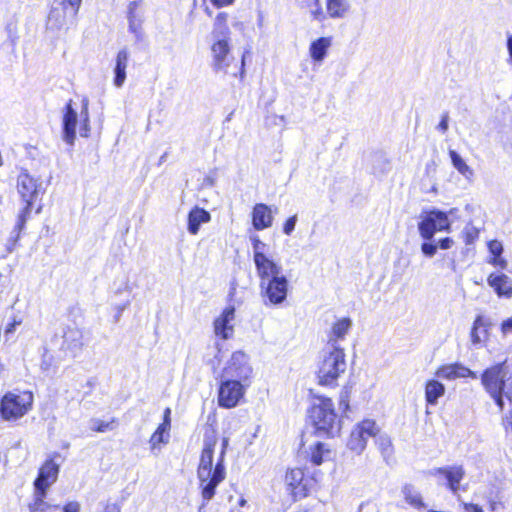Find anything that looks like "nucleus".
<instances>
[{
	"label": "nucleus",
	"instance_id": "bb28decb",
	"mask_svg": "<svg viewBox=\"0 0 512 512\" xmlns=\"http://www.w3.org/2000/svg\"><path fill=\"white\" fill-rule=\"evenodd\" d=\"M449 156L454 168L466 179H472L474 176V171L469 165L466 164L464 159L454 150L449 151Z\"/></svg>",
	"mask_w": 512,
	"mask_h": 512
},
{
	"label": "nucleus",
	"instance_id": "2f4dec72",
	"mask_svg": "<svg viewBox=\"0 0 512 512\" xmlns=\"http://www.w3.org/2000/svg\"><path fill=\"white\" fill-rule=\"evenodd\" d=\"M115 428V419L111 421H103L97 418H93L90 420V429L96 432H107L111 431Z\"/></svg>",
	"mask_w": 512,
	"mask_h": 512
},
{
	"label": "nucleus",
	"instance_id": "de8ad7c7",
	"mask_svg": "<svg viewBox=\"0 0 512 512\" xmlns=\"http://www.w3.org/2000/svg\"><path fill=\"white\" fill-rule=\"evenodd\" d=\"M489 251L493 257L500 256L503 252V246L499 241L493 240L489 243Z\"/></svg>",
	"mask_w": 512,
	"mask_h": 512
},
{
	"label": "nucleus",
	"instance_id": "37998d69",
	"mask_svg": "<svg viewBox=\"0 0 512 512\" xmlns=\"http://www.w3.org/2000/svg\"><path fill=\"white\" fill-rule=\"evenodd\" d=\"M82 0H62L63 9H70L72 16H76Z\"/></svg>",
	"mask_w": 512,
	"mask_h": 512
},
{
	"label": "nucleus",
	"instance_id": "49530a36",
	"mask_svg": "<svg viewBox=\"0 0 512 512\" xmlns=\"http://www.w3.org/2000/svg\"><path fill=\"white\" fill-rule=\"evenodd\" d=\"M296 222H297V215H293V216L289 217L286 220V222L284 223L283 232L286 235H290L295 229Z\"/></svg>",
	"mask_w": 512,
	"mask_h": 512
},
{
	"label": "nucleus",
	"instance_id": "79ce46f5",
	"mask_svg": "<svg viewBox=\"0 0 512 512\" xmlns=\"http://www.w3.org/2000/svg\"><path fill=\"white\" fill-rule=\"evenodd\" d=\"M376 443L382 453L389 452L391 449V440L387 435H379L376 439Z\"/></svg>",
	"mask_w": 512,
	"mask_h": 512
},
{
	"label": "nucleus",
	"instance_id": "4468645a",
	"mask_svg": "<svg viewBox=\"0 0 512 512\" xmlns=\"http://www.w3.org/2000/svg\"><path fill=\"white\" fill-rule=\"evenodd\" d=\"M235 319L234 306H227L222 313L214 320V332L222 339H229L233 334L234 327L232 322Z\"/></svg>",
	"mask_w": 512,
	"mask_h": 512
},
{
	"label": "nucleus",
	"instance_id": "603ef678",
	"mask_svg": "<svg viewBox=\"0 0 512 512\" xmlns=\"http://www.w3.org/2000/svg\"><path fill=\"white\" fill-rule=\"evenodd\" d=\"M448 120H449L448 113H444L442 115V119H441L440 123L437 126V129L439 131H441L442 133H445L448 130Z\"/></svg>",
	"mask_w": 512,
	"mask_h": 512
},
{
	"label": "nucleus",
	"instance_id": "7c9ffc66",
	"mask_svg": "<svg viewBox=\"0 0 512 512\" xmlns=\"http://www.w3.org/2000/svg\"><path fill=\"white\" fill-rule=\"evenodd\" d=\"M402 492L405 497V500L413 507H425V504L422 501L421 494L412 485H405Z\"/></svg>",
	"mask_w": 512,
	"mask_h": 512
},
{
	"label": "nucleus",
	"instance_id": "052dcab7",
	"mask_svg": "<svg viewBox=\"0 0 512 512\" xmlns=\"http://www.w3.org/2000/svg\"><path fill=\"white\" fill-rule=\"evenodd\" d=\"M129 305H130V301L128 300V301H126L125 303H123V304H121V305H117V306H116V309H117V314H116V316H115V320H116V321H118V320H119V318L121 317V315H122L123 311H124L125 309H127V308L129 307Z\"/></svg>",
	"mask_w": 512,
	"mask_h": 512
},
{
	"label": "nucleus",
	"instance_id": "f257e3e1",
	"mask_svg": "<svg viewBox=\"0 0 512 512\" xmlns=\"http://www.w3.org/2000/svg\"><path fill=\"white\" fill-rule=\"evenodd\" d=\"M217 442L218 438L215 431H207L204 434L203 449L197 467V478L203 499V504L199 509L200 511L206 505V503L214 497L217 486L226 477L224 458L226 454V448L228 446V439H223L220 454L215 466H213L214 452Z\"/></svg>",
	"mask_w": 512,
	"mask_h": 512
},
{
	"label": "nucleus",
	"instance_id": "412c9836",
	"mask_svg": "<svg viewBox=\"0 0 512 512\" xmlns=\"http://www.w3.org/2000/svg\"><path fill=\"white\" fill-rule=\"evenodd\" d=\"M273 216L266 204H256L252 211V224L256 230H264L272 225Z\"/></svg>",
	"mask_w": 512,
	"mask_h": 512
},
{
	"label": "nucleus",
	"instance_id": "6e6552de",
	"mask_svg": "<svg viewBox=\"0 0 512 512\" xmlns=\"http://www.w3.org/2000/svg\"><path fill=\"white\" fill-rule=\"evenodd\" d=\"M378 432L379 429L375 421L369 419L364 420L357 424L351 431L347 447L359 455L366 448L368 440L377 437Z\"/></svg>",
	"mask_w": 512,
	"mask_h": 512
},
{
	"label": "nucleus",
	"instance_id": "ddd939ff",
	"mask_svg": "<svg viewBox=\"0 0 512 512\" xmlns=\"http://www.w3.org/2000/svg\"><path fill=\"white\" fill-rule=\"evenodd\" d=\"M84 347L83 332L77 327L67 326L63 329L60 349L70 357L78 356Z\"/></svg>",
	"mask_w": 512,
	"mask_h": 512
},
{
	"label": "nucleus",
	"instance_id": "1a4fd4ad",
	"mask_svg": "<svg viewBox=\"0 0 512 512\" xmlns=\"http://www.w3.org/2000/svg\"><path fill=\"white\" fill-rule=\"evenodd\" d=\"M418 230L424 240H432L436 231L450 230L448 215L440 210H431L418 223Z\"/></svg>",
	"mask_w": 512,
	"mask_h": 512
},
{
	"label": "nucleus",
	"instance_id": "6e6d98bb",
	"mask_svg": "<svg viewBox=\"0 0 512 512\" xmlns=\"http://www.w3.org/2000/svg\"><path fill=\"white\" fill-rule=\"evenodd\" d=\"M462 504H463L465 512H484L483 509L477 504L464 503V502Z\"/></svg>",
	"mask_w": 512,
	"mask_h": 512
},
{
	"label": "nucleus",
	"instance_id": "7ed1b4c3",
	"mask_svg": "<svg viewBox=\"0 0 512 512\" xmlns=\"http://www.w3.org/2000/svg\"><path fill=\"white\" fill-rule=\"evenodd\" d=\"M282 271V266L279 263L256 271L259 278L260 296L265 306H278L287 299L289 281Z\"/></svg>",
	"mask_w": 512,
	"mask_h": 512
},
{
	"label": "nucleus",
	"instance_id": "0e129e2a",
	"mask_svg": "<svg viewBox=\"0 0 512 512\" xmlns=\"http://www.w3.org/2000/svg\"><path fill=\"white\" fill-rule=\"evenodd\" d=\"M507 47H508V51H509V57H510V60L512 61V35H510L508 37V40H507Z\"/></svg>",
	"mask_w": 512,
	"mask_h": 512
},
{
	"label": "nucleus",
	"instance_id": "20e7f679",
	"mask_svg": "<svg viewBox=\"0 0 512 512\" xmlns=\"http://www.w3.org/2000/svg\"><path fill=\"white\" fill-rule=\"evenodd\" d=\"M345 370V353L342 348L327 347L323 350L318 368V379L321 385H333Z\"/></svg>",
	"mask_w": 512,
	"mask_h": 512
},
{
	"label": "nucleus",
	"instance_id": "2eb2a0df",
	"mask_svg": "<svg viewBox=\"0 0 512 512\" xmlns=\"http://www.w3.org/2000/svg\"><path fill=\"white\" fill-rule=\"evenodd\" d=\"M77 119V112L72 107V100H70L65 106L62 120L63 140L69 145H73L76 138Z\"/></svg>",
	"mask_w": 512,
	"mask_h": 512
},
{
	"label": "nucleus",
	"instance_id": "338daca9",
	"mask_svg": "<svg viewBox=\"0 0 512 512\" xmlns=\"http://www.w3.org/2000/svg\"><path fill=\"white\" fill-rule=\"evenodd\" d=\"M275 124L285 125L286 119L284 116H275Z\"/></svg>",
	"mask_w": 512,
	"mask_h": 512
},
{
	"label": "nucleus",
	"instance_id": "774afa93",
	"mask_svg": "<svg viewBox=\"0 0 512 512\" xmlns=\"http://www.w3.org/2000/svg\"><path fill=\"white\" fill-rule=\"evenodd\" d=\"M434 166V162H431L429 164L426 165V170L427 172H429V170Z\"/></svg>",
	"mask_w": 512,
	"mask_h": 512
},
{
	"label": "nucleus",
	"instance_id": "c9c22d12",
	"mask_svg": "<svg viewBox=\"0 0 512 512\" xmlns=\"http://www.w3.org/2000/svg\"><path fill=\"white\" fill-rule=\"evenodd\" d=\"M58 505H51L47 503L45 500H32L29 503L28 509L30 512H48L51 509H58Z\"/></svg>",
	"mask_w": 512,
	"mask_h": 512
},
{
	"label": "nucleus",
	"instance_id": "e2e57ef3",
	"mask_svg": "<svg viewBox=\"0 0 512 512\" xmlns=\"http://www.w3.org/2000/svg\"><path fill=\"white\" fill-rule=\"evenodd\" d=\"M233 67H234L235 69H237V71H233V72H232V74H233L234 76H237V75L239 74V76H240L241 78H243L244 73H245V69H244V68H245V66H233Z\"/></svg>",
	"mask_w": 512,
	"mask_h": 512
},
{
	"label": "nucleus",
	"instance_id": "72a5a7b5",
	"mask_svg": "<svg viewBox=\"0 0 512 512\" xmlns=\"http://www.w3.org/2000/svg\"><path fill=\"white\" fill-rule=\"evenodd\" d=\"M390 169L389 161L382 155H375L373 157V173L375 175H383Z\"/></svg>",
	"mask_w": 512,
	"mask_h": 512
},
{
	"label": "nucleus",
	"instance_id": "dca6fc26",
	"mask_svg": "<svg viewBox=\"0 0 512 512\" xmlns=\"http://www.w3.org/2000/svg\"><path fill=\"white\" fill-rule=\"evenodd\" d=\"M60 454L55 453L51 458L47 459L40 467L37 478L34 482L51 487L57 480L60 464L55 462Z\"/></svg>",
	"mask_w": 512,
	"mask_h": 512
},
{
	"label": "nucleus",
	"instance_id": "a211bd4d",
	"mask_svg": "<svg viewBox=\"0 0 512 512\" xmlns=\"http://www.w3.org/2000/svg\"><path fill=\"white\" fill-rule=\"evenodd\" d=\"M253 249V262L256 271L267 268L277 262L267 255L268 245L261 241L257 236L251 238Z\"/></svg>",
	"mask_w": 512,
	"mask_h": 512
},
{
	"label": "nucleus",
	"instance_id": "cd10ccee",
	"mask_svg": "<svg viewBox=\"0 0 512 512\" xmlns=\"http://www.w3.org/2000/svg\"><path fill=\"white\" fill-rule=\"evenodd\" d=\"M327 13L331 18H342L348 11L346 0H326Z\"/></svg>",
	"mask_w": 512,
	"mask_h": 512
},
{
	"label": "nucleus",
	"instance_id": "c03bdc74",
	"mask_svg": "<svg viewBox=\"0 0 512 512\" xmlns=\"http://www.w3.org/2000/svg\"><path fill=\"white\" fill-rule=\"evenodd\" d=\"M52 365H53V357L51 355H49L47 349L45 348L44 352L42 354L40 368L44 372H49Z\"/></svg>",
	"mask_w": 512,
	"mask_h": 512
},
{
	"label": "nucleus",
	"instance_id": "69168bd1",
	"mask_svg": "<svg viewBox=\"0 0 512 512\" xmlns=\"http://www.w3.org/2000/svg\"><path fill=\"white\" fill-rule=\"evenodd\" d=\"M340 407H343L344 410L348 409L349 404H348V400L346 399V396H341Z\"/></svg>",
	"mask_w": 512,
	"mask_h": 512
},
{
	"label": "nucleus",
	"instance_id": "c756f323",
	"mask_svg": "<svg viewBox=\"0 0 512 512\" xmlns=\"http://www.w3.org/2000/svg\"><path fill=\"white\" fill-rule=\"evenodd\" d=\"M211 51L214 61L217 64H220L226 60V57L229 54L230 48L228 41L226 39H221L214 42L211 46Z\"/></svg>",
	"mask_w": 512,
	"mask_h": 512
},
{
	"label": "nucleus",
	"instance_id": "bf43d9fd",
	"mask_svg": "<svg viewBox=\"0 0 512 512\" xmlns=\"http://www.w3.org/2000/svg\"><path fill=\"white\" fill-rule=\"evenodd\" d=\"M128 61V53L126 50H121L117 54L116 64H125Z\"/></svg>",
	"mask_w": 512,
	"mask_h": 512
},
{
	"label": "nucleus",
	"instance_id": "f8f14e48",
	"mask_svg": "<svg viewBox=\"0 0 512 512\" xmlns=\"http://www.w3.org/2000/svg\"><path fill=\"white\" fill-rule=\"evenodd\" d=\"M145 5L144 0H134L127 6L128 30L137 42H144L146 35L143 29Z\"/></svg>",
	"mask_w": 512,
	"mask_h": 512
},
{
	"label": "nucleus",
	"instance_id": "864d4df0",
	"mask_svg": "<svg viewBox=\"0 0 512 512\" xmlns=\"http://www.w3.org/2000/svg\"><path fill=\"white\" fill-rule=\"evenodd\" d=\"M80 504L76 501L69 502L63 508V512H79Z\"/></svg>",
	"mask_w": 512,
	"mask_h": 512
},
{
	"label": "nucleus",
	"instance_id": "5fc2aeb1",
	"mask_svg": "<svg viewBox=\"0 0 512 512\" xmlns=\"http://www.w3.org/2000/svg\"><path fill=\"white\" fill-rule=\"evenodd\" d=\"M212 5L216 8H222L232 5L235 0H210Z\"/></svg>",
	"mask_w": 512,
	"mask_h": 512
},
{
	"label": "nucleus",
	"instance_id": "f3484780",
	"mask_svg": "<svg viewBox=\"0 0 512 512\" xmlns=\"http://www.w3.org/2000/svg\"><path fill=\"white\" fill-rule=\"evenodd\" d=\"M493 323L489 317L478 315L472 325L470 339L474 346L484 343L489 338V331Z\"/></svg>",
	"mask_w": 512,
	"mask_h": 512
},
{
	"label": "nucleus",
	"instance_id": "a878e982",
	"mask_svg": "<svg viewBox=\"0 0 512 512\" xmlns=\"http://www.w3.org/2000/svg\"><path fill=\"white\" fill-rule=\"evenodd\" d=\"M330 45L331 39L328 37H320L313 41L310 45L312 59L317 62L322 61Z\"/></svg>",
	"mask_w": 512,
	"mask_h": 512
},
{
	"label": "nucleus",
	"instance_id": "423d86ee",
	"mask_svg": "<svg viewBox=\"0 0 512 512\" xmlns=\"http://www.w3.org/2000/svg\"><path fill=\"white\" fill-rule=\"evenodd\" d=\"M33 394L29 391L7 392L0 402V414L6 421L23 417L32 407Z\"/></svg>",
	"mask_w": 512,
	"mask_h": 512
},
{
	"label": "nucleus",
	"instance_id": "58836bf2",
	"mask_svg": "<svg viewBox=\"0 0 512 512\" xmlns=\"http://www.w3.org/2000/svg\"><path fill=\"white\" fill-rule=\"evenodd\" d=\"M49 488V486H45L34 482L33 500H45Z\"/></svg>",
	"mask_w": 512,
	"mask_h": 512
},
{
	"label": "nucleus",
	"instance_id": "3c124183",
	"mask_svg": "<svg viewBox=\"0 0 512 512\" xmlns=\"http://www.w3.org/2000/svg\"><path fill=\"white\" fill-rule=\"evenodd\" d=\"M501 331L504 335L512 333V317H510L502 322Z\"/></svg>",
	"mask_w": 512,
	"mask_h": 512
},
{
	"label": "nucleus",
	"instance_id": "473e14b6",
	"mask_svg": "<svg viewBox=\"0 0 512 512\" xmlns=\"http://www.w3.org/2000/svg\"><path fill=\"white\" fill-rule=\"evenodd\" d=\"M304 479V472L300 468H294L286 473L285 480L287 484L293 488H296L301 484Z\"/></svg>",
	"mask_w": 512,
	"mask_h": 512
},
{
	"label": "nucleus",
	"instance_id": "393cba45",
	"mask_svg": "<svg viewBox=\"0 0 512 512\" xmlns=\"http://www.w3.org/2000/svg\"><path fill=\"white\" fill-rule=\"evenodd\" d=\"M445 393V386L438 380H429L425 386V398L428 404L436 405Z\"/></svg>",
	"mask_w": 512,
	"mask_h": 512
},
{
	"label": "nucleus",
	"instance_id": "5701e85b",
	"mask_svg": "<svg viewBox=\"0 0 512 512\" xmlns=\"http://www.w3.org/2000/svg\"><path fill=\"white\" fill-rule=\"evenodd\" d=\"M211 220V215L203 208L195 207L188 214V231L192 235H196L199 231L200 225L208 223Z\"/></svg>",
	"mask_w": 512,
	"mask_h": 512
},
{
	"label": "nucleus",
	"instance_id": "a18cd8bd",
	"mask_svg": "<svg viewBox=\"0 0 512 512\" xmlns=\"http://www.w3.org/2000/svg\"><path fill=\"white\" fill-rule=\"evenodd\" d=\"M20 230H21V229H19V228L17 227V225H16V226H15L14 231L12 232V234H14V233H15V235H12V236L8 239V241H7V243H6V254L12 253V252L14 251V248H15L16 242H17L18 237H19V231H20Z\"/></svg>",
	"mask_w": 512,
	"mask_h": 512
},
{
	"label": "nucleus",
	"instance_id": "f03ea898",
	"mask_svg": "<svg viewBox=\"0 0 512 512\" xmlns=\"http://www.w3.org/2000/svg\"><path fill=\"white\" fill-rule=\"evenodd\" d=\"M312 433L318 438H333L340 433L341 421L330 398L316 397L308 411Z\"/></svg>",
	"mask_w": 512,
	"mask_h": 512
},
{
	"label": "nucleus",
	"instance_id": "13d9d810",
	"mask_svg": "<svg viewBox=\"0 0 512 512\" xmlns=\"http://www.w3.org/2000/svg\"><path fill=\"white\" fill-rule=\"evenodd\" d=\"M454 241L449 238V237H446V238H443L439 241V248L440 249H443V250H446V249H449L452 247Z\"/></svg>",
	"mask_w": 512,
	"mask_h": 512
},
{
	"label": "nucleus",
	"instance_id": "09e8293b",
	"mask_svg": "<svg viewBox=\"0 0 512 512\" xmlns=\"http://www.w3.org/2000/svg\"><path fill=\"white\" fill-rule=\"evenodd\" d=\"M21 323H22L21 319L14 318L13 321L6 326L5 331H4L5 335L7 336L9 334H13L15 332L17 326H19Z\"/></svg>",
	"mask_w": 512,
	"mask_h": 512
},
{
	"label": "nucleus",
	"instance_id": "4d7b16f0",
	"mask_svg": "<svg viewBox=\"0 0 512 512\" xmlns=\"http://www.w3.org/2000/svg\"><path fill=\"white\" fill-rule=\"evenodd\" d=\"M170 415H171V409L170 408H166L164 410L163 422L161 423V424H163V428H170L171 427Z\"/></svg>",
	"mask_w": 512,
	"mask_h": 512
},
{
	"label": "nucleus",
	"instance_id": "c85d7f7f",
	"mask_svg": "<svg viewBox=\"0 0 512 512\" xmlns=\"http://www.w3.org/2000/svg\"><path fill=\"white\" fill-rule=\"evenodd\" d=\"M68 9L61 8H52L47 16V26L51 29H59L65 23L66 11Z\"/></svg>",
	"mask_w": 512,
	"mask_h": 512
},
{
	"label": "nucleus",
	"instance_id": "b1692460",
	"mask_svg": "<svg viewBox=\"0 0 512 512\" xmlns=\"http://www.w3.org/2000/svg\"><path fill=\"white\" fill-rule=\"evenodd\" d=\"M309 459L313 465H321L331 459V450L325 443L318 441L310 447Z\"/></svg>",
	"mask_w": 512,
	"mask_h": 512
},
{
	"label": "nucleus",
	"instance_id": "9b49d317",
	"mask_svg": "<svg viewBox=\"0 0 512 512\" xmlns=\"http://www.w3.org/2000/svg\"><path fill=\"white\" fill-rule=\"evenodd\" d=\"M253 373L249 363V357L242 351H236L232 354L227 366L224 369V375L229 379L239 380L245 383Z\"/></svg>",
	"mask_w": 512,
	"mask_h": 512
},
{
	"label": "nucleus",
	"instance_id": "e433bc0d",
	"mask_svg": "<svg viewBox=\"0 0 512 512\" xmlns=\"http://www.w3.org/2000/svg\"><path fill=\"white\" fill-rule=\"evenodd\" d=\"M170 428H163V424H160L156 431L152 434L150 438V443L152 448L154 449L160 443H166L168 439H165L164 434L168 433Z\"/></svg>",
	"mask_w": 512,
	"mask_h": 512
},
{
	"label": "nucleus",
	"instance_id": "6ab92c4d",
	"mask_svg": "<svg viewBox=\"0 0 512 512\" xmlns=\"http://www.w3.org/2000/svg\"><path fill=\"white\" fill-rule=\"evenodd\" d=\"M436 376L446 380L471 377L477 379V374L461 363L443 365L436 371Z\"/></svg>",
	"mask_w": 512,
	"mask_h": 512
},
{
	"label": "nucleus",
	"instance_id": "4be33fe9",
	"mask_svg": "<svg viewBox=\"0 0 512 512\" xmlns=\"http://www.w3.org/2000/svg\"><path fill=\"white\" fill-rule=\"evenodd\" d=\"M352 327V320L348 317L342 318L335 322L328 336L327 347H339L338 341L343 340Z\"/></svg>",
	"mask_w": 512,
	"mask_h": 512
},
{
	"label": "nucleus",
	"instance_id": "0eeeda50",
	"mask_svg": "<svg viewBox=\"0 0 512 512\" xmlns=\"http://www.w3.org/2000/svg\"><path fill=\"white\" fill-rule=\"evenodd\" d=\"M428 475L435 477L439 485L445 486L453 495H457L466 472L462 465L455 464L432 468L428 471Z\"/></svg>",
	"mask_w": 512,
	"mask_h": 512
},
{
	"label": "nucleus",
	"instance_id": "a19ab883",
	"mask_svg": "<svg viewBox=\"0 0 512 512\" xmlns=\"http://www.w3.org/2000/svg\"><path fill=\"white\" fill-rule=\"evenodd\" d=\"M437 247L438 246L435 243L431 242V240H426L421 245V251L425 256L431 258L436 254Z\"/></svg>",
	"mask_w": 512,
	"mask_h": 512
},
{
	"label": "nucleus",
	"instance_id": "aec40b11",
	"mask_svg": "<svg viewBox=\"0 0 512 512\" xmlns=\"http://www.w3.org/2000/svg\"><path fill=\"white\" fill-rule=\"evenodd\" d=\"M487 283L499 297L510 298L512 296V279L506 274L491 273Z\"/></svg>",
	"mask_w": 512,
	"mask_h": 512
},
{
	"label": "nucleus",
	"instance_id": "4c0bfd02",
	"mask_svg": "<svg viewBox=\"0 0 512 512\" xmlns=\"http://www.w3.org/2000/svg\"><path fill=\"white\" fill-rule=\"evenodd\" d=\"M228 17H229L228 13H226V12H220L215 17L214 27L221 34H226L229 31V28L227 25Z\"/></svg>",
	"mask_w": 512,
	"mask_h": 512
},
{
	"label": "nucleus",
	"instance_id": "8fccbe9b",
	"mask_svg": "<svg viewBox=\"0 0 512 512\" xmlns=\"http://www.w3.org/2000/svg\"><path fill=\"white\" fill-rule=\"evenodd\" d=\"M494 266L500 267L501 269H505L507 267V261L500 256H495L489 260Z\"/></svg>",
	"mask_w": 512,
	"mask_h": 512
},
{
	"label": "nucleus",
	"instance_id": "9d476101",
	"mask_svg": "<svg viewBox=\"0 0 512 512\" xmlns=\"http://www.w3.org/2000/svg\"><path fill=\"white\" fill-rule=\"evenodd\" d=\"M246 386L248 384L239 382V380L229 378L223 380L218 392L219 406L227 409L237 406L245 394Z\"/></svg>",
	"mask_w": 512,
	"mask_h": 512
},
{
	"label": "nucleus",
	"instance_id": "680f3d73",
	"mask_svg": "<svg viewBox=\"0 0 512 512\" xmlns=\"http://www.w3.org/2000/svg\"><path fill=\"white\" fill-rule=\"evenodd\" d=\"M313 17L317 20H324L325 19V14L324 12L322 11V9L320 7H318L315 11H313Z\"/></svg>",
	"mask_w": 512,
	"mask_h": 512
},
{
	"label": "nucleus",
	"instance_id": "39448f33",
	"mask_svg": "<svg viewBox=\"0 0 512 512\" xmlns=\"http://www.w3.org/2000/svg\"><path fill=\"white\" fill-rule=\"evenodd\" d=\"M17 189L22 201L25 203L24 208L19 214L17 227L22 229L26 220L30 217V213L38 201L39 196L44 192L42 183L38 179L30 176L26 171L21 172L17 178Z\"/></svg>",
	"mask_w": 512,
	"mask_h": 512
},
{
	"label": "nucleus",
	"instance_id": "f704fd0d",
	"mask_svg": "<svg viewBox=\"0 0 512 512\" xmlns=\"http://www.w3.org/2000/svg\"><path fill=\"white\" fill-rule=\"evenodd\" d=\"M88 105H89V100L87 98H83V100H82V110H81L82 126H81V129H80V134L83 137H87L88 136V131H89Z\"/></svg>",
	"mask_w": 512,
	"mask_h": 512
},
{
	"label": "nucleus",
	"instance_id": "ea45409f",
	"mask_svg": "<svg viewBox=\"0 0 512 512\" xmlns=\"http://www.w3.org/2000/svg\"><path fill=\"white\" fill-rule=\"evenodd\" d=\"M126 66H115L114 69V84L117 87H121L122 84L125 81L126 78V72H125Z\"/></svg>",
	"mask_w": 512,
	"mask_h": 512
}]
</instances>
